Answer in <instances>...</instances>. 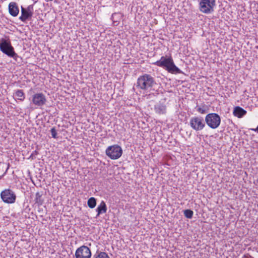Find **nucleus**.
Here are the masks:
<instances>
[{"label": "nucleus", "mask_w": 258, "mask_h": 258, "mask_svg": "<svg viewBox=\"0 0 258 258\" xmlns=\"http://www.w3.org/2000/svg\"><path fill=\"white\" fill-rule=\"evenodd\" d=\"M153 64L165 69L168 72L171 74H177L182 73V71L175 66L171 56H162L160 60L156 61Z\"/></svg>", "instance_id": "nucleus-1"}, {"label": "nucleus", "mask_w": 258, "mask_h": 258, "mask_svg": "<svg viewBox=\"0 0 258 258\" xmlns=\"http://www.w3.org/2000/svg\"><path fill=\"white\" fill-rule=\"evenodd\" d=\"M156 84L154 78L149 74H145L137 79L136 87L150 92L153 90V87Z\"/></svg>", "instance_id": "nucleus-2"}, {"label": "nucleus", "mask_w": 258, "mask_h": 258, "mask_svg": "<svg viewBox=\"0 0 258 258\" xmlns=\"http://www.w3.org/2000/svg\"><path fill=\"white\" fill-rule=\"evenodd\" d=\"M0 50L10 57H12L17 60L19 57L18 55L15 52L14 47L9 39L2 38L0 39Z\"/></svg>", "instance_id": "nucleus-3"}, {"label": "nucleus", "mask_w": 258, "mask_h": 258, "mask_svg": "<svg viewBox=\"0 0 258 258\" xmlns=\"http://www.w3.org/2000/svg\"><path fill=\"white\" fill-rule=\"evenodd\" d=\"M29 100L30 105L34 106L36 108H42L47 102L45 95L42 92L34 94Z\"/></svg>", "instance_id": "nucleus-4"}, {"label": "nucleus", "mask_w": 258, "mask_h": 258, "mask_svg": "<svg viewBox=\"0 0 258 258\" xmlns=\"http://www.w3.org/2000/svg\"><path fill=\"white\" fill-rule=\"evenodd\" d=\"M205 123L212 129L218 128L221 123V117L216 113H210L205 117Z\"/></svg>", "instance_id": "nucleus-5"}, {"label": "nucleus", "mask_w": 258, "mask_h": 258, "mask_svg": "<svg viewBox=\"0 0 258 258\" xmlns=\"http://www.w3.org/2000/svg\"><path fill=\"white\" fill-rule=\"evenodd\" d=\"M216 0H201L199 3L200 11L203 13L209 14L214 11Z\"/></svg>", "instance_id": "nucleus-6"}, {"label": "nucleus", "mask_w": 258, "mask_h": 258, "mask_svg": "<svg viewBox=\"0 0 258 258\" xmlns=\"http://www.w3.org/2000/svg\"><path fill=\"white\" fill-rule=\"evenodd\" d=\"M189 124L191 128L196 132L203 130L206 126L205 121L200 116L192 117L189 120Z\"/></svg>", "instance_id": "nucleus-7"}, {"label": "nucleus", "mask_w": 258, "mask_h": 258, "mask_svg": "<svg viewBox=\"0 0 258 258\" xmlns=\"http://www.w3.org/2000/svg\"><path fill=\"white\" fill-rule=\"evenodd\" d=\"M1 198L4 203L9 204H14L16 200L15 192L10 188L3 190L1 193Z\"/></svg>", "instance_id": "nucleus-8"}, {"label": "nucleus", "mask_w": 258, "mask_h": 258, "mask_svg": "<svg viewBox=\"0 0 258 258\" xmlns=\"http://www.w3.org/2000/svg\"><path fill=\"white\" fill-rule=\"evenodd\" d=\"M105 152L107 156L110 159L115 160L120 157L122 153V150L119 146L115 145L109 146L106 149Z\"/></svg>", "instance_id": "nucleus-9"}, {"label": "nucleus", "mask_w": 258, "mask_h": 258, "mask_svg": "<svg viewBox=\"0 0 258 258\" xmlns=\"http://www.w3.org/2000/svg\"><path fill=\"white\" fill-rule=\"evenodd\" d=\"M33 15V6L29 5L26 8L21 7V15L19 17V20L23 22H25L28 20H30Z\"/></svg>", "instance_id": "nucleus-10"}, {"label": "nucleus", "mask_w": 258, "mask_h": 258, "mask_svg": "<svg viewBox=\"0 0 258 258\" xmlns=\"http://www.w3.org/2000/svg\"><path fill=\"white\" fill-rule=\"evenodd\" d=\"M91 255L90 249L85 245L78 248L75 252L76 258H91Z\"/></svg>", "instance_id": "nucleus-11"}, {"label": "nucleus", "mask_w": 258, "mask_h": 258, "mask_svg": "<svg viewBox=\"0 0 258 258\" xmlns=\"http://www.w3.org/2000/svg\"><path fill=\"white\" fill-rule=\"evenodd\" d=\"M154 109L155 113L159 115L165 114L167 111L166 99H161L156 103L154 105Z\"/></svg>", "instance_id": "nucleus-12"}, {"label": "nucleus", "mask_w": 258, "mask_h": 258, "mask_svg": "<svg viewBox=\"0 0 258 258\" xmlns=\"http://www.w3.org/2000/svg\"><path fill=\"white\" fill-rule=\"evenodd\" d=\"M9 12L13 17H16L19 13L18 5L15 2H11L9 5Z\"/></svg>", "instance_id": "nucleus-13"}, {"label": "nucleus", "mask_w": 258, "mask_h": 258, "mask_svg": "<svg viewBox=\"0 0 258 258\" xmlns=\"http://www.w3.org/2000/svg\"><path fill=\"white\" fill-rule=\"evenodd\" d=\"M246 111L240 106L234 107L233 114L238 118H241L246 114Z\"/></svg>", "instance_id": "nucleus-14"}, {"label": "nucleus", "mask_w": 258, "mask_h": 258, "mask_svg": "<svg viewBox=\"0 0 258 258\" xmlns=\"http://www.w3.org/2000/svg\"><path fill=\"white\" fill-rule=\"evenodd\" d=\"M107 210V208L105 202L103 201H101L96 209V211L97 212L96 217H98L101 214L105 213Z\"/></svg>", "instance_id": "nucleus-15"}, {"label": "nucleus", "mask_w": 258, "mask_h": 258, "mask_svg": "<svg viewBox=\"0 0 258 258\" xmlns=\"http://www.w3.org/2000/svg\"><path fill=\"white\" fill-rule=\"evenodd\" d=\"M42 192H37L35 195V203L38 206L42 205L44 203V199L42 198Z\"/></svg>", "instance_id": "nucleus-16"}, {"label": "nucleus", "mask_w": 258, "mask_h": 258, "mask_svg": "<svg viewBox=\"0 0 258 258\" xmlns=\"http://www.w3.org/2000/svg\"><path fill=\"white\" fill-rule=\"evenodd\" d=\"M16 99L23 101L25 98V94L22 90H17L15 93Z\"/></svg>", "instance_id": "nucleus-17"}, {"label": "nucleus", "mask_w": 258, "mask_h": 258, "mask_svg": "<svg viewBox=\"0 0 258 258\" xmlns=\"http://www.w3.org/2000/svg\"><path fill=\"white\" fill-rule=\"evenodd\" d=\"M195 108L197 111L202 114H205L208 111V107L205 105L202 106L197 105Z\"/></svg>", "instance_id": "nucleus-18"}, {"label": "nucleus", "mask_w": 258, "mask_h": 258, "mask_svg": "<svg viewBox=\"0 0 258 258\" xmlns=\"http://www.w3.org/2000/svg\"><path fill=\"white\" fill-rule=\"evenodd\" d=\"M92 258H110L108 254L105 252L97 251L93 255Z\"/></svg>", "instance_id": "nucleus-19"}, {"label": "nucleus", "mask_w": 258, "mask_h": 258, "mask_svg": "<svg viewBox=\"0 0 258 258\" xmlns=\"http://www.w3.org/2000/svg\"><path fill=\"white\" fill-rule=\"evenodd\" d=\"M87 204L88 207L91 209L95 208L96 205V199L94 197H91L89 198L88 200Z\"/></svg>", "instance_id": "nucleus-20"}, {"label": "nucleus", "mask_w": 258, "mask_h": 258, "mask_svg": "<svg viewBox=\"0 0 258 258\" xmlns=\"http://www.w3.org/2000/svg\"><path fill=\"white\" fill-rule=\"evenodd\" d=\"M183 213H184L185 217L188 219L191 218L192 217L193 214H194L193 211H191V210H188V209L185 210L183 211Z\"/></svg>", "instance_id": "nucleus-21"}, {"label": "nucleus", "mask_w": 258, "mask_h": 258, "mask_svg": "<svg viewBox=\"0 0 258 258\" xmlns=\"http://www.w3.org/2000/svg\"><path fill=\"white\" fill-rule=\"evenodd\" d=\"M50 132L51 136L53 138L57 139L58 137L57 136V132L54 127H52V128H51Z\"/></svg>", "instance_id": "nucleus-22"}, {"label": "nucleus", "mask_w": 258, "mask_h": 258, "mask_svg": "<svg viewBox=\"0 0 258 258\" xmlns=\"http://www.w3.org/2000/svg\"><path fill=\"white\" fill-rule=\"evenodd\" d=\"M38 154V152L36 150H35L34 151H33L32 152V153L31 154L30 157H32L34 155H37Z\"/></svg>", "instance_id": "nucleus-23"}, {"label": "nucleus", "mask_w": 258, "mask_h": 258, "mask_svg": "<svg viewBox=\"0 0 258 258\" xmlns=\"http://www.w3.org/2000/svg\"><path fill=\"white\" fill-rule=\"evenodd\" d=\"M9 168V164H8V168H7V169L6 171H7V170H8V169Z\"/></svg>", "instance_id": "nucleus-24"}]
</instances>
